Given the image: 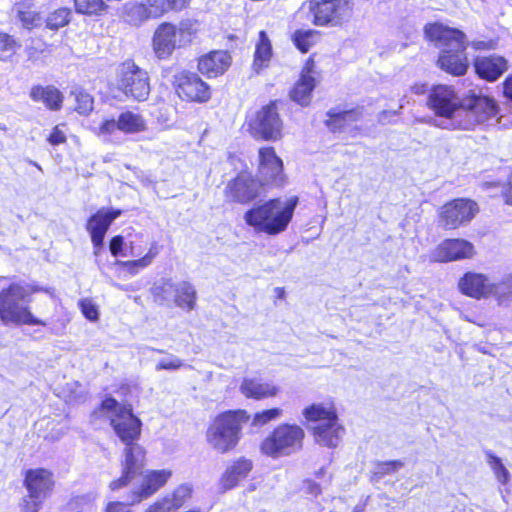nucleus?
I'll return each instance as SVG.
<instances>
[{"mask_svg": "<svg viewBox=\"0 0 512 512\" xmlns=\"http://www.w3.org/2000/svg\"><path fill=\"white\" fill-rule=\"evenodd\" d=\"M76 111L80 114L87 115L93 109V98L90 94L84 91L75 93Z\"/></svg>", "mask_w": 512, "mask_h": 512, "instance_id": "47", "label": "nucleus"}, {"mask_svg": "<svg viewBox=\"0 0 512 512\" xmlns=\"http://www.w3.org/2000/svg\"><path fill=\"white\" fill-rule=\"evenodd\" d=\"M472 46L477 49V50H480V49H489L490 48V45L487 43V42H484V41H477V42H473L472 43Z\"/></svg>", "mask_w": 512, "mask_h": 512, "instance_id": "61", "label": "nucleus"}, {"mask_svg": "<svg viewBox=\"0 0 512 512\" xmlns=\"http://www.w3.org/2000/svg\"><path fill=\"white\" fill-rule=\"evenodd\" d=\"M145 465V451L138 445L131 443L124 449V461L122 463V476L110 483L111 490H118L126 486Z\"/></svg>", "mask_w": 512, "mask_h": 512, "instance_id": "19", "label": "nucleus"}, {"mask_svg": "<svg viewBox=\"0 0 512 512\" xmlns=\"http://www.w3.org/2000/svg\"><path fill=\"white\" fill-rule=\"evenodd\" d=\"M30 97L33 101L41 102L51 110H59L63 102L62 93L53 86H35L30 91Z\"/></svg>", "mask_w": 512, "mask_h": 512, "instance_id": "32", "label": "nucleus"}, {"mask_svg": "<svg viewBox=\"0 0 512 512\" xmlns=\"http://www.w3.org/2000/svg\"><path fill=\"white\" fill-rule=\"evenodd\" d=\"M279 387L257 375L244 376L239 385L240 393L248 399L263 400L277 396Z\"/></svg>", "mask_w": 512, "mask_h": 512, "instance_id": "25", "label": "nucleus"}, {"mask_svg": "<svg viewBox=\"0 0 512 512\" xmlns=\"http://www.w3.org/2000/svg\"><path fill=\"white\" fill-rule=\"evenodd\" d=\"M105 512H132L128 504L122 502H110Z\"/></svg>", "mask_w": 512, "mask_h": 512, "instance_id": "56", "label": "nucleus"}, {"mask_svg": "<svg viewBox=\"0 0 512 512\" xmlns=\"http://www.w3.org/2000/svg\"><path fill=\"white\" fill-rule=\"evenodd\" d=\"M142 254L141 245L137 244L136 241H130L128 245H126L125 253H122V256L129 257H137Z\"/></svg>", "mask_w": 512, "mask_h": 512, "instance_id": "54", "label": "nucleus"}, {"mask_svg": "<svg viewBox=\"0 0 512 512\" xmlns=\"http://www.w3.org/2000/svg\"><path fill=\"white\" fill-rule=\"evenodd\" d=\"M486 458L487 463L494 472V475L497 478V480L502 484H506L510 477V473L503 465L502 460L499 457L495 456L490 451L486 452Z\"/></svg>", "mask_w": 512, "mask_h": 512, "instance_id": "43", "label": "nucleus"}, {"mask_svg": "<svg viewBox=\"0 0 512 512\" xmlns=\"http://www.w3.org/2000/svg\"><path fill=\"white\" fill-rule=\"evenodd\" d=\"M305 432L296 424H280L261 443L263 454L272 458L289 456L301 450Z\"/></svg>", "mask_w": 512, "mask_h": 512, "instance_id": "7", "label": "nucleus"}, {"mask_svg": "<svg viewBox=\"0 0 512 512\" xmlns=\"http://www.w3.org/2000/svg\"><path fill=\"white\" fill-rule=\"evenodd\" d=\"M425 35L441 49L438 64L442 70L456 76L466 73V37L462 31L433 23L425 26Z\"/></svg>", "mask_w": 512, "mask_h": 512, "instance_id": "1", "label": "nucleus"}, {"mask_svg": "<svg viewBox=\"0 0 512 512\" xmlns=\"http://www.w3.org/2000/svg\"><path fill=\"white\" fill-rule=\"evenodd\" d=\"M159 251V245L157 242H153L150 245L149 251L143 257L131 261H119L118 264L125 267L131 274H137L139 270L152 264L156 256L159 254Z\"/></svg>", "mask_w": 512, "mask_h": 512, "instance_id": "36", "label": "nucleus"}, {"mask_svg": "<svg viewBox=\"0 0 512 512\" xmlns=\"http://www.w3.org/2000/svg\"><path fill=\"white\" fill-rule=\"evenodd\" d=\"M282 415V410L280 408H272L268 410H263L254 415L252 419V425L256 427L264 426L270 421L276 420L280 418Z\"/></svg>", "mask_w": 512, "mask_h": 512, "instance_id": "46", "label": "nucleus"}, {"mask_svg": "<svg viewBox=\"0 0 512 512\" xmlns=\"http://www.w3.org/2000/svg\"><path fill=\"white\" fill-rule=\"evenodd\" d=\"M44 501L27 493L18 502V512H39Z\"/></svg>", "mask_w": 512, "mask_h": 512, "instance_id": "45", "label": "nucleus"}, {"mask_svg": "<svg viewBox=\"0 0 512 512\" xmlns=\"http://www.w3.org/2000/svg\"><path fill=\"white\" fill-rule=\"evenodd\" d=\"M174 293H176V283L171 280H161L152 287L154 300L158 304L174 302Z\"/></svg>", "mask_w": 512, "mask_h": 512, "instance_id": "38", "label": "nucleus"}, {"mask_svg": "<svg viewBox=\"0 0 512 512\" xmlns=\"http://www.w3.org/2000/svg\"><path fill=\"white\" fill-rule=\"evenodd\" d=\"M121 213V210L118 209L101 208L88 219L86 229L91 236L96 256L103 247V240L107 230Z\"/></svg>", "mask_w": 512, "mask_h": 512, "instance_id": "20", "label": "nucleus"}, {"mask_svg": "<svg viewBox=\"0 0 512 512\" xmlns=\"http://www.w3.org/2000/svg\"><path fill=\"white\" fill-rule=\"evenodd\" d=\"M505 196L506 202L512 205V176L509 179V188L507 189Z\"/></svg>", "mask_w": 512, "mask_h": 512, "instance_id": "60", "label": "nucleus"}, {"mask_svg": "<svg viewBox=\"0 0 512 512\" xmlns=\"http://www.w3.org/2000/svg\"><path fill=\"white\" fill-rule=\"evenodd\" d=\"M248 420L244 410L224 412L210 423L206 431L207 443L217 452L226 453L240 440L242 424Z\"/></svg>", "mask_w": 512, "mask_h": 512, "instance_id": "5", "label": "nucleus"}, {"mask_svg": "<svg viewBox=\"0 0 512 512\" xmlns=\"http://www.w3.org/2000/svg\"><path fill=\"white\" fill-rule=\"evenodd\" d=\"M176 92L182 98L195 102H206L210 99V88L196 73L180 71L174 76Z\"/></svg>", "mask_w": 512, "mask_h": 512, "instance_id": "17", "label": "nucleus"}, {"mask_svg": "<svg viewBox=\"0 0 512 512\" xmlns=\"http://www.w3.org/2000/svg\"><path fill=\"white\" fill-rule=\"evenodd\" d=\"M504 95L512 100V75L504 82Z\"/></svg>", "mask_w": 512, "mask_h": 512, "instance_id": "58", "label": "nucleus"}, {"mask_svg": "<svg viewBox=\"0 0 512 512\" xmlns=\"http://www.w3.org/2000/svg\"><path fill=\"white\" fill-rule=\"evenodd\" d=\"M55 481L53 473L45 468H32L24 472L23 486L27 493L42 499L51 494Z\"/></svg>", "mask_w": 512, "mask_h": 512, "instance_id": "22", "label": "nucleus"}, {"mask_svg": "<svg viewBox=\"0 0 512 512\" xmlns=\"http://www.w3.org/2000/svg\"><path fill=\"white\" fill-rule=\"evenodd\" d=\"M411 89L415 94L422 95V94L426 93V91L428 90V87L426 84H415L412 86Z\"/></svg>", "mask_w": 512, "mask_h": 512, "instance_id": "59", "label": "nucleus"}, {"mask_svg": "<svg viewBox=\"0 0 512 512\" xmlns=\"http://www.w3.org/2000/svg\"><path fill=\"white\" fill-rule=\"evenodd\" d=\"M325 474V468H321L317 473L316 476L318 478L322 477Z\"/></svg>", "mask_w": 512, "mask_h": 512, "instance_id": "62", "label": "nucleus"}, {"mask_svg": "<svg viewBox=\"0 0 512 512\" xmlns=\"http://www.w3.org/2000/svg\"><path fill=\"white\" fill-rule=\"evenodd\" d=\"M272 57V45L265 31L259 32V39L256 43L254 54V69L259 72L264 67L268 66Z\"/></svg>", "mask_w": 512, "mask_h": 512, "instance_id": "35", "label": "nucleus"}, {"mask_svg": "<svg viewBox=\"0 0 512 512\" xmlns=\"http://www.w3.org/2000/svg\"><path fill=\"white\" fill-rule=\"evenodd\" d=\"M197 293L194 286L187 282L181 281L176 283V293H174V303L177 307L191 311L195 308Z\"/></svg>", "mask_w": 512, "mask_h": 512, "instance_id": "33", "label": "nucleus"}, {"mask_svg": "<svg viewBox=\"0 0 512 512\" xmlns=\"http://www.w3.org/2000/svg\"><path fill=\"white\" fill-rule=\"evenodd\" d=\"M19 19L26 29H32L40 22V16L34 11H19Z\"/></svg>", "mask_w": 512, "mask_h": 512, "instance_id": "49", "label": "nucleus"}, {"mask_svg": "<svg viewBox=\"0 0 512 512\" xmlns=\"http://www.w3.org/2000/svg\"><path fill=\"white\" fill-rule=\"evenodd\" d=\"M31 163H32V164H33L34 166H36V167H37V168H38L39 170H41V167H40V165H38L37 163H35V162H32V161H31Z\"/></svg>", "mask_w": 512, "mask_h": 512, "instance_id": "63", "label": "nucleus"}, {"mask_svg": "<svg viewBox=\"0 0 512 512\" xmlns=\"http://www.w3.org/2000/svg\"><path fill=\"white\" fill-rule=\"evenodd\" d=\"M231 61V56L227 51H212L199 58L198 70L208 78H214L224 74L230 67Z\"/></svg>", "mask_w": 512, "mask_h": 512, "instance_id": "27", "label": "nucleus"}, {"mask_svg": "<svg viewBox=\"0 0 512 512\" xmlns=\"http://www.w3.org/2000/svg\"><path fill=\"white\" fill-rule=\"evenodd\" d=\"M71 11L68 8H59L49 14L47 17V26L50 29H59L67 25L70 21Z\"/></svg>", "mask_w": 512, "mask_h": 512, "instance_id": "44", "label": "nucleus"}, {"mask_svg": "<svg viewBox=\"0 0 512 512\" xmlns=\"http://www.w3.org/2000/svg\"><path fill=\"white\" fill-rule=\"evenodd\" d=\"M192 495V488L187 484L179 485L171 493L163 496L171 511L181 508Z\"/></svg>", "mask_w": 512, "mask_h": 512, "instance_id": "37", "label": "nucleus"}, {"mask_svg": "<svg viewBox=\"0 0 512 512\" xmlns=\"http://www.w3.org/2000/svg\"><path fill=\"white\" fill-rule=\"evenodd\" d=\"M386 115V112H383L380 118V121H383V117Z\"/></svg>", "mask_w": 512, "mask_h": 512, "instance_id": "64", "label": "nucleus"}, {"mask_svg": "<svg viewBox=\"0 0 512 512\" xmlns=\"http://www.w3.org/2000/svg\"><path fill=\"white\" fill-rule=\"evenodd\" d=\"M404 466L401 460H392L386 462H378L374 465L372 471V480L377 481L387 474H393Z\"/></svg>", "mask_w": 512, "mask_h": 512, "instance_id": "42", "label": "nucleus"}, {"mask_svg": "<svg viewBox=\"0 0 512 512\" xmlns=\"http://www.w3.org/2000/svg\"><path fill=\"white\" fill-rule=\"evenodd\" d=\"M362 114L361 108L346 111L331 110L327 113L326 125L334 132L351 131L357 128L356 123L361 120Z\"/></svg>", "mask_w": 512, "mask_h": 512, "instance_id": "29", "label": "nucleus"}, {"mask_svg": "<svg viewBox=\"0 0 512 512\" xmlns=\"http://www.w3.org/2000/svg\"><path fill=\"white\" fill-rule=\"evenodd\" d=\"M143 512H172L163 497L149 504Z\"/></svg>", "mask_w": 512, "mask_h": 512, "instance_id": "51", "label": "nucleus"}, {"mask_svg": "<svg viewBox=\"0 0 512 512\" xmlns=\"http://www.w3.org/2000/svg\"><path fill=\"white\" fill-rule=\"evenodd\" d=\"M304 490L307 494L317 497L321 494L322 489L318 483L312 480H306L304 482Z\"/></svg>", "mask_w": 512, "mask_h": 512, "instance_id": "55", "label": "nucleus"}, {"mask_svg": "<svg viewBox=\"0 0 512 512\" xmlns=\"http://www.w3.org/2000/svg\"><path fill=\"white\" fill-rule=\"evenodd\" d=\"M318 39V32L314 30H297L293 35L295 46L303 53L308 52Z\"/></svg>", "mask_w": 512, "mask_h": 512, "instance_id": "40", "label": "nucleus"}, {"mask_svg": "<svg viewBox=\"0 0 512 512\" xmlns=\"http://www.w3.org/2000/svg\"><path fill=\"white\" fill-rule=\"evenodd\" d=\"M314 73L312 64L308 62L302 71L300 79L290 92L291 99L301 106H307L311 101V93L316 86Z\"/></svg>", "mask_w": 512, "mask_h": 512, "instance_id": "28", "label": "nucleus"}, {"mask_svg": "<svg viewBox=\"0 0 512 512\" xmlns=\"http://www.w3.org/2000/svg\"><path fill=\"white\" fill-rule=\"evenodd\" d=\"M117 88L134 101H146L151 87L148 72L133 61L123 62L117 71Z\"/></svg>", "mask_w": 512, "mask_h": 512, "instance_id": "10", "label": "nucleus"}, {"mask_svg": "<svg viewBox=\"0 0 512 512\" xmlns=\"http://www.w3.org/2000/svg\"><path fill=\"white\" fill-rule=\"evenodd\" d=\"M38 285L15 282L0 292V321L4 325H42L46 323L36 318L30 309L31 295L42 291Z\"/></svg>", "mask_w": 512, "mask_h": 512, "instance_id": "2", "label": "nucleus"}, {"mask_svg": "<svg viewBox=\"0 0 512 512\" xmlns=\"http://www.w3.org/2000/svg\"><path fill=\"white\" fill-rule=\"evenodd\" d=\"M147 129L144 117L133 111L122 112L117 119H105L97 129L96 134L105 141L111 140L116 131L125 134L144 132Z\"/></svg>", "mask_w": 512, "mask_h": 512, "instance_id": "15", "label": "nucleus"}, {"mask_svg": "<svg viewBox=\"0 0 512 512\" xmlns=\"http://www.w3.org/2000/svg\"><path fill=\"white\" fill-rule=\"evenodd\" d=\"M297 203V197L285 201L272 199L248 210L244 215V220L258 232L276 235L288 227Z\"/></svg>", "mask_w": 512, "mask_h": 512, "instance_id": "3", "label": "nucleus"}, {"mask_svg": "<svg viewBox=\"0 0 512 512\" xmlns=\"http://www.w3.org/2000/svg\"><path fill=\"white\" fill-rule=\"evenodd\" d=\"M463 109L454 125L458 129L470 130L497 115L496 103L486 96H471L463 100Z\"/></svg>", "mask_w": 512, "mask_h": 512, "instance_id": "12", "label": "nucleus"}, {"mask_svg": "<svg viewBox=\"0 0 512 512\" xmlns=\"http://www.w3.org/2000/svg\"><path fill=\"white\" fill-rule=\"evenodd\" d=\"M197 33L196 23L181 21L178 25L164 22L160 24L152 37V47L159 59H167L177 49L191 43Z\"/></svg>", "mask_w": 512, "mask_h": 512, "instance_id": "6", "label": "nucleus"}, {"mask_svg": "<svg viewBox=\"0 0 512 512\" xmlns=\"http://www.w3.org/2000/svg\"><path fill=\"white\" fill-rule=\"evenodd\" d=\"M20 47V42L13 36L0 33V61H9Z\"/></svg>", "mask_w": 512, "mask_h": 512, "instance_id": "39", "label": "nucleus"}, {"mask_svg": "<svg viewBox=\"0 0 512 512\" xmlns=\"http://www.w3.org/2000/svg\"><path fill=\"white\" fill-rule=\"evenodd\" d=\"M477 212L476 202L465 198L454 199L442 206L439 222L446 229H456L469 223Z\"/></svg>", "mask_w": 512, "mask_h": 512, "instance_id": "14", "label": "nucleus"}, {"mask_svg": "<svg viewBox=\"0 0 512 512\" xmlns=\"http://www.w3.org/2000/svg\"><path fill=\"white\" fill-rule=\"evenodd\" d=\"M304 418L312 423L311 429L315 441L325 447H337L345 433L336 408L332 403H314L302 412Z\"/></svg>", "mask_w": 512, "mask_h": 512, "instance_id": "4", "label": "nucleus"}, {"mask_svg": "<svg viewBox=\"0 0 512 512\" xmlns=\"http://www.w3.org/2000/svg\"><path fill=\"white\" fill-rule=\"evenodd\" d=\"M48 141L51 145L64 143L66 141L65 132L59 126L54 127L48 137Z\"/></svg>", "mask_w": 512, "mask_h": 512, "instance_id": "53", "label": "nucleus"}, {"mask_svg": "<svg viewBox=\"0 0 512 512\" xmlns=\"http://www.w3.org/2000/svg\"><path fill=\"white\" fill-rule=\"evenodd\" d=\"M259 188V183L250 173L242 172L227 184L225 192L233 201L247 203L258 196Z\"/></svg>", "mask_w": 512, "mask_h": 512, "instance_id": "23", "label": "nucleus"}, {"mask_svg": "<svg viewBox=\"0 0 512 512\" xmlns=\"http://www.w3.org/2000/svg\"><path fill=\"white\" fill-rule=\"evenodd\" d=\"M164 0L132 1L124 4L121 17L133 26H140L150 18H159L165 13Z\"/></svg>", "mask_w": 512, "mask_h": 512, "instance_id": "16", "label": "nucleus"}, {"mask_svg": "<svg viewBox=\"0 0 512 512\" xmlns=\"http://www.w3.org/2000/svg\"><path fill=\"white\" fill-rule=\"evenodd\" d=\"M172 476L170 469L146 470L141 474L139 486L128 497L130 504H137L150 498L166 485Z\"/></svg>", "mask_w": 512, "mask_h": 512, "instance_id": "18", "label": "nucleus"}, {"mask_svg": "<svg viewBox=\"0 0 512 512\" xmlns=\"http://www.w3.org/2000/svg\"><path fill=\"white\" fill-rule=\"evenodd\" d=\"M252 134L264 140H277L281 137L282 121L276 102L263 106L249 123Z\"/></svg>", "mask_w": 512, "mask_h": 512, "instance_id": "13", "label": "nucleus"}, {"mask_svg": "<svg viewBox=\"0 0 512 512\" xmlns=\"http://www.w3.org/2000/svg\"><path fill=\"white\" fill-rule=\"evenodd\" d=\"M491 283L486 274L467 272L459 279L458 288L462 294L471 298L487 299L491 295Z\"/></svg>", "mask_w": 512, "mask_h": 512, "instance_id": "26", "label": "nucleus"}, {"mask_svg": "<svg viewBox=\"0 0 512 512\" xmlns=\"http://www.w3.org/2000/svg\"><path fill=\"white\" fill-rule=\"evenodd\" d=\"M499 306H507L512 302V273L504 275L499 281H492L491 295Z\"/></svg>", "mask_w": 512, "mask_h": 512, "instance_id": "34", "label": "nucleus"}, {"mask_svg": "<svg viewBox=\"0 0 512 512\" xmlns=\"http://www.w3.org/2000/svg\"><path fill=\"white\" fill-rule=\"evenodd\" d=\"M259 175L265 183L280 185L283 182V163L272 147L259 150Z\"/></svg>", "mask_w": 512, "mask_h": 512, "instance_id": "24", "label": "nucleus"}, {"mask_svg": "<svg viewBox=\"0 0 512 512\" xmlns=\"http://www.w3.org/2000/svg\"><path fill=\"white\" fill-rule=\"evenodd\" d=\"M474 246L464 239H447L439 244L429 255L433 262H451L471 258Z\"/></svg>", "mask_w": 512, "mask_h": 512, "instance_id": "21", "label": "nucleus"}, {"mask_svg": "<svg viewBox=\"0 0 512 512\" xmlns=\"http://www.w3.org/2000/svg\"><path fill=\"white\" fill-rule=\"evenodd\" d=\"M463 101L453 87L448 85L434 86L428 96V106L440 118L437 126L444 129H457L455 120L460 116Z\"/></svg>", "mask_w": 512, "mask_h": 512, "instance_id": "9", "label": "nucleus"}, {"mask_svg": "<svg viewBox=\"0 0 512 512\" xmlns=\"http://www.w3.org/2000/svg\"><path fill=\"white\" fill-rule=\"evenodd\" d=\"M317 26H339L352 16L353 0H310L303 5Z\"/></svg>", "mask_w": 512, "mask_h": 512, "instance_id": "11", "label": "nucleus"}, {"mask_svg": "<svg viewBox=\"0 0 512 512\" xmlns=\"http://www.w3.org/2000/svg\"><path fill=\"white\" fill-rule=\"evenodd\" d=\"M80 307L83 315L90 321L98 319V309L96 305L89 299H84L80 302Z\"/></svg>", "mask_w": 512, "mask_h": 512, "instance_id": "50", "label": "nucleus"}, {"mask_svg": "<svg viewBox=\"0 0 512 512\" xmlns=\"http://www.w3.org/2000/svg\"><path fill=\"white\" fill-rule=\"evenodd\" d=\"M479 77L495 81L507 70V61L501 56L480 57L475 61Z\"/></svg>", "mask_w": 512, "mask_h": 512, "instance_id": "30", "label": "nucleus"}, {"mask_svg": "<svg viewBox=\"0 0 512 512\" xmlns=\"http://www.w3.org/2000/svg\"><path fill=\"white\" fill-rule=\"evenodd\" d=\"M124 246V238L120 235L115 236L110 241V252L113 256L122 255V253H125V249H123Z\"/></svg>", "mask_w": 512, "mask_h": 512, "instance_id": "52", "label": "nucleus"}, {"mask_svg": "<svg viewBox=\"0 0 512 512\" xmlns=\"http://www.w3.org/2000/svg\"><path fill=\"white\" fill-rule=\"evenodd\" d=\"M183 366V361L175 355L169 354V356L165 359L160 360L155 369L157 371L161 370H178Z\"/></svg>", "mask_w": 512, "mask_h": 512, "instance_id": "48", "label": "nucleus"}, {"mask_svg": "<svg viewBox=\"0 0 512 512\" xmlns=\"http://www.w3.org/2000/svg\"><path fill=\"white\" fill-rule=\"evenodd\" d=\"M102 409L106 411L114 432L125 445L139 438L142 423L133 414L130 405L121 404L113 398H106L102 402Z\"/></svg>", "mask_w": 512, "mask_h": 512, "instance_id": "8", "label": "nucleus"}, {"mask_svg": "<svg viewBox=\"0 0 512 512\" xmlns=\"http://www.w3.org/2000/svg\"><path fill=\"white\" fill-rule=\"evenodd\" d=\"M252 467V462L245 458H240L233 462L220 479L221 488L223 490L234 488L240 481L248 476Z\"/></svg>", "mask_w": 512, "mask_h": 512, "instance_id": "31", "label": "nucleus"}, {"mask_svg": "<svg viewBox=\"0 0 512 512\" xmlns=\"http://www.w3.org/2000/svg\"><path fill=\"white\" fill-rule=\"evenodd\" d=\"M191 0H164L166 2L165 13L170 9H182Z\"/></svg>", "mask_w": 512, "mask_h": 512, "instance_id": "57", "label": "nucleus"}, {"mask_svg": "<svg viewBox=\"0 0 512 512\" xmlns=\"http://www.w3.org/2000/svg\"><path fill=\"white\" fill-rule=\"evenodd\" d=\"M75 9L80 14L101 15L108 8L103 0H74Z\"/></svg>", "mask_w": 512, "mask_h": 512, "instance_id": "41", "label": "nucleus"}]
</instances>
